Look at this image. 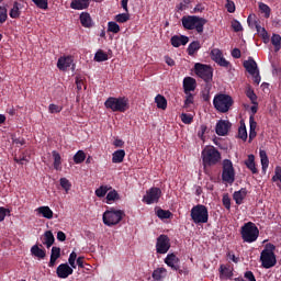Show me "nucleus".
Listing matches in <instances>:
<instances>
[{
    "label": "nucleus",
    "mask_w": 281,
    "mask_h": 281,
    "mask_svg": "<svg viewBox=\"0 0 281 281\" xmlns=\"http://www.w3.org/2000/svg\"><path fill=\"white\" fill-rule=\"evenodd\" d=\"M191 218L195 225H201L210 221V214L207 212H191Z\"/></svg>",
    "instance_id": "15"
},
{
    "label": "nucleus",
    "mask_w": 281,
    "mask_h": 281,
    "mask_svg": "<svg viewBox=\"0 0 281 281\" xmlns=\"http://www.w3.org/2000/svg\"><path fill=\"white\" fill-rule=\"evenodd\" d=\"M181 21L184 30H195L198 34H202L205 25L207 24L206 19L196 15H184Z\"/></svg>",
    "instance_id": "1"
},
{
    "label": "nucleus",
    "mask_w": 281,
    "mask_h": 281,
    "mask_svg": "<svg viewBox=\"0 0 281 281\" xmlns=\"http://www.w3.org/2000/svg\"><path fill=\"white\" fill-rule=\"evenodd\" d=\"M14 161L15 164L23 166V164H27L30 161V156H27L25 153H22L19 157H14Z\"/></svg>",
    "instance_id": "43"
},
{
    "label": "nucleus",
    "mask_w": 281,
    "mask_h": 281,
    "mask_svg": "<svg viewBox=\"0 0 281 281\" xmlns=\"http://www.w3.org/2000/svg\"><path fill=\"white\" fill-rule=\"evenodd\" d=\"M76 258H78V255L72 251L68 258V262L72 269H76Z\"/></svg>",
    "instance_id": "56"
},
{
    "label": "nucleus",
    "mask_w": 281,
    "mask_h": 281,
    "mask_svg": "<svg viewBox=\"0 0 281 281\" xmlns=\"http://www.w3.org/2000/svg\"><path fill=\"white\" fill-rule=\"evenodd\" d=\"M80 23L82 27H92L93 26V20L91 19V14L88 12H82L79 16Z\"/></svg>",
    "instance_id": "25"
},
{
    "label": "nucleus",
    "mask_w": 281,
    "mask_h": 281,
    "mask_svg": "<svg viewBox=\"0 0 281 281\" xmlns=\"http://www.w3.org/2000/svg\"><path fill=\"white\" fill-rule=\"evenodd\" d=\"M172 47H181V45H188L190 43V37L186 35H173L170 38Z\"/></svg>",
    "instance_id": "17"
},
{
    "label": "nucleus",
    "mask_w": 281,
    "mask_h": 281,
    "mask_svg": "<svg viewBox=\"0 0 281 281\" xmlns=\"http://www.w3.org/2000/svg\"><path fill=\"white\" fill-rule=\"evenodd\" d=\"M271 43L274 47H280V45H281L280 34H273L272 37H271Z\"/></svg>",
    "instance_id": "54"
},
{
    "label": "nucleus",
    "mask_w": 281,
    "mask_h": 281,
    "mask_svg": "<svg viewBox=\"0 0 281 281\" xmlns=\"http://www.w3.org/2000/svg\"><path fill=\"white\" fill-rule=\"evenodd\" d=\"M119 194H117V191H110L108 194H106V198H105V203H111V201H115L117 199Z\"/></svg>",
    "instance_id": "51"
},
{
    "label": "nucleus",
    "mask_w": 281,
    "mask_h": 281,
    "mask_svg": "<svg viewBox=\"0 0 281 281\" xmlns=\"http://www.w3.org/2000/svg\"><path fill=\"white\" fill-rule=\"evenodd\" d=\"M159 199H161V189L153 187L146 191V194L143 196V203L153 205V203H159Z\"/></svg>",
    "instance_id": "9"
},
{
    "label": "nucleus",
    "mask_w": 281,
    "mask_h": 281,
    "mask_svg": "<svg viewBox=\"0 0 281 281\" xmlns=\"http://www.w3.org/2000/svg\"><path fill=\"white\" fill-rule=\"evenodd\" d=\"M31 255L34 256V258H38V260H44L45 256H47V251L38 245H34L31 247Z\"/></svg>",
    "instance_id": "24"
},
{
    "label": "nucleus",
    "mask_w": 281,
    "mask_h": 281,
    "mask_svg": "<svg viewBox=\"0 0 281 281\" xmlns=\"http://www.w3.org/2000/svg\"><path fill=\"white\" fill-rule=\"evenodd\" d=\"M60 258V247L54 246L50 251V260L48 262V267H55L56 260Z\"/></svg>",
    "instance_id": "26"
},
{
    "label": "nucleus",
    "mask_w": 281,
    "mask_h": 281,
    "mask_svg": "<svg viewBox=\"0 0 281 281\" xmlns=\"http://www.w3.org/2000/svg\"><path fill=\"white\" fill-rule=\"evenodd\" d=\"M8 21V9L0 7V25H3Z\"/></svg>",
    "instance_id": "47"
},
{
    "label": "nucleus",
    "mask_w": 281,
    "mask_h": 281,
    "mask_svg": "<svg viewBox=\"0 0 281 281\" xmlns=\"http://www.w3.org/2000/svg\"><path fill=\"white\" fill-rule=\"evenodd\" d=\"M91 3V0H72L70 3L71 10H87Z\"/></svg>",
    "instance_id": "21"
},
{
    "label": "nucleus",
    "mask_w": 281,
    "mask_h": 281,
    "mask_svg": "<svg viewBox=\"0 0 281 281\" xmlns=\"http://www.w3.org/2000/svg\"><path fill=\"white\" fill-rule=\"evenodd\" d=\"M33 3H35V5L40 8V10H47L48 8L47 0H33Z\"/></svg>",
    "instance_id": "49"
},
{
    "label": "nucleus",
    "mask_w": 281,
    "mask_h": 281,
    "mask_svg": "<svg viewBox=\"0 0 281 281\" xmlns=\"http://www.w3.org/2000/svg\"><path fill=\"white\" fill-rule=\"evenodd\" d=\"M244 278L248 281H256V276H254L252 271H246Z\"/></svg>",
    "instance_id": "61"
},
{
    "label": "nucleus",
    "mask_w": 281,
    "mask_h": 281,
    "mask_svg": "<svg viewBox=\"0 0 281 281\" xmlns=\"http://www.w3.org/2000/svg\"><path fill=\"white\" fill-rule=\"evenodd\" d=\"M254 24L259 36H261L263 41H269V33L267 32V30L260 26V23H258V21H254Z\"/></svg>",
    "instance_id": "34"
},
{
    "label": "nucleus",
    "mask_w": 281,
    "mask_h": 281,
    "mask_svg": "<svg viewBox=\"0 0 281 281\" xmlns=\"http://www.w3.org/2000/svg\"><path fill=\"white\" fill-rule=\"evenodd\" d=\"M194 71L195 76L204 80V82H212V78L214 77V70L212 69V66L196 63L194 65Z\"/></svg>",
    "instance_id": "8"
},
{
    "label": "nucleus",
    "mask_w": 281,
    "mask_h": 281,
    "mask_svg": "<svg viewBox=\"0 0 281 281\" xmlns=\"http://www.w3.org/2000/svg\"><path fill=\"white\" fill-rule=\"evenodd\" d=\"M114 20L116 21V23H126V22L131 21V14L120 13V14L115 15Z\"/></svg>",
    "instance_id": "39"
},
{
    "label": "nucleus",
    "mask_w": 281,
    "mask_h": 281,
    "mask_svg": "<svg viewBox=\"0 0 281 281\" xmlns=\"http://www.w3.org/2000/svg\"><path fill=\"white\" fill-rule=\"evenodd\" d=\"M155 103L157 104V108L161 109L162 111H166V109H168V100H166V97L161 94H157L155 97Z\"/></svg>",
    "instance_id": "30"
},
{
    "label": "nucleus",
    "mask_w": 281,
    "mask_h": 281,
    "mask_svg": "<svg viewBox=\"0 0 281 281\" xmlns=\"http://www.w3.org/2000/svg\"><path fill=\"white\" fill-rule=\"evenodd\" d=\"M245 166L252 172V175H258V168H256V156H254V154L248 155L247 160H245Z\"/></svg>",
    "instance_id": "23"
},
{
    "label": "nucleus",
    "mask_w": 281,
    "mask_h": 281,
    "mask_svg": "<svg viewBox=\"0 0 281 281\" xmlns=\"http://www.w3.org/2000/svg\"><path fill=\"white\" fill-rule=\"evenodd\" d=\"M193 120L194 117L192 116V114H181V122H183V124H190L191 122H193Z\"/></svg>",
    "instance_id": "55"
},
{
    "label": "nucleus",
    "mask_w": 281,
    "mask_h": 281,
    "mask_svg": "<svg viewBox=\"0 0 281 281\" xmlns=\"http://www.w3.org/2000/svg\"><path fill=\"white\" fill-rule=\"evenodd\" d=\"M238 137L239 139H243V142H247V126L243 122H240V126L238 128Z\"/></svg>",
    "instance_id": "38"
},
{
    "label": "nucleus",
    "mask_w": 281,
    "mask_h": 281,
    "mask_svg": "<svg viewBox=\"0 0 281 281\" xmlns=\"http://www.w3.org/2000/svg\"><path fill=\"white\" fill-rule=\"evenodd\" d=\"M124 218V212H104L103 213V223L108 227H113V225H117L120 221Z\"/></svg>",
    "instance_id": "10"
},
{
    "label": "nucleus",
    "mask_w": 281,
    "mask_h": 281,
    "mask_svg": "<svg viewBox=\"0 0 281 281\" xmlns=\"http://www.w3.org/2000/svg\"><path fill=\"white\" fill-rule=\"evenodd\" d=\"M190 212H207V207L203 204H198L193 206Z\"/></svg>",
    "instance_id": "60"
},
{
    "label": "nucleus",
    "mask_w": 281,
    "mask_h": 281,
    "mask_svg": "<svg viewBox=\"0 0 281 281\" xmlns=\"http://www.w3.org/2000/svg\"><path fill=\"white\" fill-rule=\"evenodd\" d=\"M240 235L244 243H256L260 236V231L252 222H248L241 226Z\"/></svg>",
    "instance_id": "5"
},
{
    "label": "nucleus",
    "mask_w": 281,
    "mask_h": 281,
    "mask_svg": "<svg viewBox=\"0 0 281 281\" xmlns=\"http://www.w3.org/2000/svg\"><path fill=\"white\" fill-rule=\"evenodd\" d=\"M56 273L59 278H61L63 280L67 279L68 276H72L74 274V268L69 267L68 263H60L57 267Z\"/></svg>",
    "instance_id": "14"
},
{
    "label": "nucleus",
    "mask_w": 281,
    "mask_h": 281,
    "mask_svg": "<svg viewBox=\"0 0 281 281\" xmlns=\"http://www.w3.org/2000/svg\"><path fill=\"white\" fill-rule=\"evenodd\" d=\"M52 155H53V159H54V162H53V166H54V169L55 170H63V158L60 157V154L56 150H53L52 151Z\"/></svg>",
    "instance_id": "29"
},
{
    "label": "nucleus",
    "mask_w": 281,
    "mask_h": 281,
    "mask_svg": "<svg viewBox=\"0 0 281 281\" xmlns=\"http://www.w3.org/2000/svg\"><path fill=\"white\" fill-rule=\"evenodd\" d=\"M105 109H110L113 113H126L130 109L128 98L126 97H110L104 102Z\"/></svg>",
    "instance_id": "2"
},
{
    "label": "nucleus",
    "mask_w": 281,
    "mask_h": 281,
    "mask_svg": "<svg viewBox=\"0 0 281 281\" xmlns=\"http://www.w3.org/2000/svg\"><path fill=\"white\" fill-rule=\"evenodd\" d=\"M60 111H63V106L61 105H56V104H54V103H50L49 105H48V112L49 113H60Z\"/></svg>",
    "instance_id": "52"
},
{
    "label": "nucleus",
    "mask_w": 281,
    "mask_h": 281,
    "mask_svg": "<svg viewBox=\"0 0 281 281\" xmlns=\"http://www.w3.org/2000/svg\"><path fill=\"white\" fill-rule=\"evenodd\" d=\"M246 95L247 98H249L251 104H258V95H256V92H254V90L248 89L246 91Z\"/></svg>",
    "instance_id": "46"
},
{
    "label": "nucleus",
    "mask_w": 281,
    "mask_h": 281,
    "mask_svg": "<svg viewBox=\"0 0 281 281\" xmlns=\"http://www.w3.org/2000/svg\"><path fill=\"white\" fill-rule=\"evenodd\" d=\"M201 157L204 168H211L221 161V151L216 147H206L202 150Z\"/></svg>",
    "instance_id": "3"
},
{
    "label": "nucleus",
    "mask_w": 281,
    "mask_h": 281,
    "mask_svg": "<svg viewBox=\"0 0 281 281\" xmlns=\"http://www.w3.org/2000/svg\"><path fill=\"white\" fill-rule=\"evenodd\" d=\"M20 9H21V3H19V2L13 3V7L9 12V16L11 19H19V16H21V10Z\"/></svg>",
    "instance_id": "35"
},
{
    "label": "nucleus",
    "mask_w": 281,
    "mask_h": 281,
    "mask_svg": "<svg viewBox=\"0 0 281 281\" xmlns=\"http://www.w3.org/2000/svg\"><path fill=\"white\" fill-rule=\"evenodd\" d=\"M126 157V151L124 149H117L112 154V164H122Z\"/></svg>",
    "instance_id": "27"
},
{
    "label": "nucleus",
    "mask_w": 281,
    "mask_h": 281,
    "mask_svg": "<svg viewBox=\"0 0 281 281\" xmlns=\"http://www.w3.org/2000/svg\"><path fill=\"white\" fill-rule=\"evenodd\" d=\"M72 64H74V57L63 56L58 58L57 68L60 71H67V69H69V67H71Z\"/></svg>",
    "instance_id": "16"
},
{
    "label": "nucleus",
    "mask_w": 281,
    "mask_h": 281,
    "mask_svg": "<svg viewBox=\"0 0 281 281\" xmlns=\"http://www.w3.org/2000/svg\"><path fill=\"white\" fill-rule=\"evenodd\" d=\"M95 63H104L109 60V55L104 50L99 49L94 55Z\"/></svg>",
    "instance_id": "37"
},
{
    "label": "nucleus",
    "mask_w": 281,
    "mask_h": 281,
    "mask_svg": "<svg viewBox=\"0 0 281 281\" xmlns=\"http://www.w3.org/2000/svg\"><path fill=\"white\" fill-rule=\"evenodd\" d=\"M254 78V82L258 86L260 85V80H262V78L260 77V70H257V72L255 75H251Z\"/></svg>",
    "instance_id": "64"
},
{
    "label": "nucleus",
    "mask_w": 281,
    "mask_h": 281,
    "mask_svg": "<svg viewBox=\"0 0 281 281\" xmlns=\"http://www.w3.org/2000/svg\"><path fill=\"white\" fill-rule=\"evenodd\" d=\"M183 89L186 94L192 93V91L196 89V79L192 77H186L183 79Z\"/></svg>",
    "instance_id": "18"
},
{
    "label": "nucleus",
    "mask_w": 281,
    "mask_h": 281,
    "mask_svg": "<svg viewBox=\"0 0 281 281\" xmlns=\"http://www.w3.org/2000/svg\"><path fill=\"white\" fill-rule=\"evenodd\" d=\"M226 2L227 3L225 5V8H226L227 12H229V14H234V12H236V4L232 0H228Z\"/></svg>",
    "instance_id": "53"
},
{
    "label": "nucleus",
    "mask_w": 281,
    "mask_h": 281,
    "mask_svg": "<svg viewBox=\"0 0 281 281\" xmlns=\"http://www.w3.org/2000/svg\"><path fill=\"white\" fill-rule=\"evenodd\" d=\"M179 262L180 259L179 257H177V255H175V252L168 254L167 257L165 258V265H167V267H170L172 271H179Z\"/></svg>",
    "instance_id": "13"
},
{
    "label": "nucleus",
    "mask_w": 281,
    "mask_h": 281,
    "mask_svg": "<svg viewBox=\"0 0 281 281\" xmlns=\"http://www.w3.org/2000/svg\"><path fill=\"white\" fill-rule=\"evenodd\" d=\"M276 246L273 244H267L265 249L261 251L260 261L263 269H271L276 267L278 260L276 259Z\"/></svg>",
    "instance_id": "4"
},
{
    "label": "nucleus",
    "mask_w": 281,
    "mask_h": 281,
    "mask_svg": "<svg viewBox=\"0 0 281 281\" xmlns=\"http://www.w3.org/2000/svg\"><path fill=\"white\" fill-rule=\"evenodd\" d=\"M111 188L108 186H101L99 189L95 190V195L102 199V196H106V192H109Z\"/></svg>",
    "instance_id": "45"
},
{
    "label": "nucleus",
    "mask_w": 281,
    "mask_h": 281,
    "mask_svg": "<svg viewBox=\"0 0 281 281\" xmlns=\"http://www.w3.org/2000/svg\"><path fill=\"white\" fill-rule=\"evenodd\" d=\"M55 241L56 238H54V233H52V231H46L44 233V244L46 245L47 249H49Z\"/></svg>",
    "instance_id": "33"
},
{
    "label": "nucleus",
    "mask_w": 281,
    "mask_h": 281,
    "mask_svg": "<svg viewBox=\"0 0 281 281\" xmlns=\"http://www.w3.org/2000/svg\"><path fill=\"white\" fill-rule=\"evenodd\" d=\"M220 276L221 278H225L226 280H229L234 278V271L229 268V266L221 265Z\"/></svg>",
    "instance_id": "28"
},
{
    "label": "nucleus",
    "mask_w": 281,
    "mask_h": 281,
    "mask_svg": "<svg viewBox=\"0 0 281 281\" xmlns=\"http://www.w3.org/2000/svg\"><path fill=\"white\" fill-rule=\"evenodd\" d=\"M211 56H212V59L216 63L220 58L223 57V52H221V49L218 48H213L211 50Z\"/></svg>",
    "instance_id": "48"
},
{
    "label": "nucleus",
    "mask_w": 281,
    "mask_h": 281,
    "mask_svg": "<svg viewBox=\"0 0 281 281\" xmlns=\"http://www.w3.org/2000/svg\"><path fill=\"white\" fill-rule=\"evenodd\" d=\"M37 216H43V218H54V212H38Z\"/></svg>",
    "instance_id": "62"
},
{
    "label": "nucleus",
    "mask_w": 281,
    "mask_h": 281,
    "mask_svg": "<svg viewBox=\"0 0 281 281\" xmlns=\"http://www.w3.org/2000/svg\"><path fill=\"white\" fill-rule=\"evenodd\" d=\"M166 273H168V270H166V268H158L154 270L151 278L156 281H159L162 278H166Z\"/></svg>",
    "instance_id": "36"
},
{
    "label": "nucleus",
    "mask_w": 281,
    "mask_h": 281,
    "mask_svg": "<svg viewBox=\"0 0 281 281\" xmlns=\"http://www.w3.org/2000/svg\"><path fill=\"white\" fill-rule=\"evenodd\" d=\"M223 205L226 207V210H229L232 207V199H229L228 194H225L223 196Z\"/></svg>",
    "instance_id": "57"
},
{
    "label": "nucleus",
    "mask_w": 281,
    "mask_h": 281,
    "mask_svg": "<svg viewBox=\"0 0 281 281\" xmlns=\"http://www.w3.org/2000/svg\"><path fill=\"white\" fill-rule=\"evenodd\" d=\"M190 104H194V94L192 92H189L187 94V98L184 100V109H188Z\"/></svg>",
    "instance_id": "50"
},
{
    "label": "nucleus",
    "mask_w": 281,
    "mask_h": 281,
    "mask_svg": "<svg viewBox=\"0 0 281 281\" xmlns=\"http://www.w3.org/2000/svg\"><path fill=\"white\" fill-rule=\"evenodd\" d=\"M222 181L228 186H234V181H236V169L229 159H224L222 162Z\"/></svg>",
    "instance_id": "6"
},
{
    "label": "nucleus",
    "mask_w": 281,
    "mask_h": 281,
    "mask_svg": "<svg viewBox=\"0 0 281 281\" xmlns=\"http://www.w3.org/2000/svg\"><path fill=\"white\" fill-rule=\"evenodd\" d=\"M59 184L65 190L66 194L69 193V190H71V182L67 178H60L59 179Z\"/></svg>",
    "instance_id": "41"
},
{
    "label": "nucleus",
    "mask_w": 281,
    "mask_h": 281,
    "mask_svg": "<svg viewBox=\"0 0 281 281\" xmlns=\"http://www.w3.org/2000/svg\"><path fill=\"white\" fill-rule=\"evenodd\" d=\"M232 104H234V99L229 94H217L213 99V106L220 113H227L232 109Z\"/></svg>",
    "instance_id": "7"
},
{
    "label": "nucleus",
    "mask_w": 281,
    "mask_h": 281,
    "mask_svg": "<svg viewBox=\"0 0 281 281\" xmlns=\"http://www.w3.org/2000/svg\"><path fill=\"white\" fill-rule=\"evenodd\" d=\"M108 32H112V34H117L120 32V24L113 21L109 22Z\"/></svg>",
    "instance_id": "44"
},
{
    "label": "nucleus",
    "mask_w": 281,
    "mask_h": 281,
    "mask_svg": "<svg viewBox=\"0 0 281 281\" xmlns=\"http://www.w3.org/2000/svg\"><path fill=\"white\" fill-rule=\"evenodd\" d=\"M259 157L261 159V170L262 172H267V168H269V156H267V151L260 149Z\"/></svg>",
    "instance_id": "32"
},
{
    "label": "nucleus",
    "mask_w": 281,
    "mask_h": 281,
    "mask_svg": "<svg viewBox=\"0 0 281 281\" xmlns=\"http://www.w3.org/2000/svg\"><path fill=\"white\" fill-rule=\"evenodd\" d=\"M158 218L165 221L166 218H170L172 216V212H157Z\"/></svg>",
    "instance_id": "59"
},
{
    "label": "nucleus",
    "mask_w": 281,
    "mask_h": 281,
    "mask_svg": "<svg viewBox=\"0 0 281 281\" xmlns=\"http://www.w3.org/2000/svg\"><path fill=\"white\" fill-rule=\"evenodd\" d=\"M257 127H258V123L254 119V115H250L249 116V140H248L249 144H251V142L256 139V135H258V133L256 132Z\"/></svg>",
    "instance_id": "20"
},
{
    "label": "nucleus",
    "mask_w": 281,
    "mask_h": 281,
    "mask_svg": "<svg viewBox=\"0 0 281 281\" xmlns=\"http://www.w3.org/2000/svg\"><path fill=\"white\" fill-rule=\"evenodd\" d=\"M87 159V154L82 150H78L74 156L75 164H82Z\"/></svg>",
    "instance_id": "40"
},
{
    "label": "nucleus",
    "mask_w": 281,
    "mask_h": 281,
    "mask_svg": "<svg viewBox=\"0 0 281 281\" xmlns=\"http://www.w3.org/2000/svg\"><path fill=\"white\" fill-rule=\"evenodd\" d=\"M244 68L246 69V71H248V74H249L250 76H255V74H256L257 71H260V70L258 69V64H257L256 60H255L254 58H251V57H249L248 60H245V61H244Z\"/></svg>",
    "instance_id": "19"
},
{
    "label": "nucleus",
    "mask_w": 281,
    "mask_h": 281,
    "mask_svg": "<svg viewBox=\"0 0 281 281\" xmlns=\"http://www.w3.org/2000/svg\"><path fill=\"white\" fill-rule=\"evenodd\" d=\"M201 49V42L199 41H193L189 44L187 52L189 56H194Z\"/></svg>",
    "instance_id": "31"
},
{
    "label": "nucleus",
    "mask_w": 281,
    "mask_h": 281,
    "mask_svg": "<svg viewBox=\"0 0 281 281\" xmlns=\"http://www.w3.org/2000/svg\"><path fill=\"white\" fill-rule=\"evenodd\" d=\"M259 10L265 14L266 19L271 16V8L268 4H265V2H259Z\"/></svg>",
    "instance_id": "42"
},
{
    "label": "nucleus",
    "mask_w": 281,
    "mask_h": 281,
    "mask_svg": "<svg viewBox=\"0 0 281 281\" xmlns=\"http://www.w3.org/2000/svg\"><path fill=\"white\" fill-rule=\"evenodd\" d=\"M232 27H233L234 32H243V24H240L238 22V20H234L232 22Z\"/></svg>",
    "instance_id": "58"
},
{
    "label": "nucleus",
    "mask_w": 281,
    "mask_h": 281,
    "mask_svg": "<svg viewBox=\"0 0 281 281\" xmlns=\"http://www.w3.org/2000/svg\"><path fill=\"white\" fill-rule=\"evenodd\" d=\"M247 198V188H241L239 191H235L233 199L237 205H243V201Z\"/></svg>",
    "instance_id": "22"
},
{
    "label": "nucleus",
    "mask_w": 281,
    "mask_h": 281,
    "mask_svg": "<svg viewBox=\"0 0 281 281\" xmlns=\"http://www.w3.org/2000/svg\"><path fill=\"white\" fill-rule=\"evenodd\" d=\"M231 128H232V123L229 121L220 120L216 123L215 133L220 137H225V135H227V133H229Z\"/></svg>",
    "instance_id": "12"
},
{
    "label": "nucleus",
    "mask_w": 281,
    "mask_h": 281,
    "mask_svg": "<svg viewBox=\"0 0 281 281\" xmlns=\"http://www.w3.org/2000/svg\"><path fill=\"white\" fill-rule=\"evenodd\" d=\"M216 63L220 67H229V61L225 57L220 58Z\"/></svg>",
    "instance_id": "63"
},
{
    "label": "nucleus",
    "mask_w": 281,
    "mask_h": 281,
    "mask_svg": "<svg viewBox=\"0 0 281 281\" xmlns=\"http://www.w3.org/2000/svg\"><path fill=\"white\" fill-rule=\"evenodd\" d=\"M170 251V237L168 235H160L156 241V252L164 255Z\"/></svg>",
    "instance_id": "11"
}]
</instances>
